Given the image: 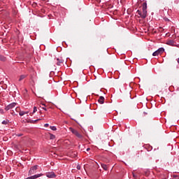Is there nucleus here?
<instances>
[{
    "label": "nucleus",
    "mask_w": 179,
    "mask_h": 179,
    "mask_svg": "<svg viewBox=\"0 0 179 179\" xmlns=\"http://www.w3.org/2000/svg\"><path fill=\"white\" fill-rule=\"evenodd\" d=\"M148 3L144 2L143 3V12L142 13V19H145L146 16H148Z\"/></svg>",
    "instance_id": "obj_1"
},
{
    "label": "nucleus",
    "mask_w": 179,
    "mask_h": 179,
    "mask_svg": "<svg viewBox=\"0 0 179 179\" xmlns=\"http://www.w3.org/2000/svg\"><path fill=\"white\" fill-rule=\"evenodd\" d=\"M69 130L71 131V132H72V134H73L74 135H76V136H77V138H78L79 139H82V138H83V136H82V134H80L78 131H77L75 129L70 127Z\"/></svg>",
    "instance_id": "obj_2"
},
{
    "label": "nucleus",
    "mask_w": 179,
    "mask_h": 179,
    "mask_svg": "<svg viewBox=\"0 0 179 179\" xmlns=\"http://www.w3.org/2000/svg\"><path fill=\"white\" fill-rule=\"evenodd\" d=\"M163 52H164V48H160L152 53V56L157 57V55H159V54H163Z\"/></svg>",
    "instance_id": "obj_3"
},
{
    "label": "nucleus",
    "mask_w": 179,
    "mask_h": 179,
    "mask_svg": "<svg viewBox=\"0 0 179 179\" xmlns=\"http://www.w3.org/2000/svg\"><path fill=\"white\" fill-rule=\"evenodd\" d=\"M38 166L35 165L32 167H31L29 171V176H32V174H36V171H37Z\"/></svg>",
    "instance_id": "obj_4"
},
{
    "label": "nucleus",
    "mask_w": 179,
    "mask_h": 179,
    "mask_svg": "<svg viewBox=\"0 0 179 179\" xmlns=\"http://www.w3.org/2000/svg\"><path fill=\"white\" fill-rule=\"evenodd\" d=\"M55 63H56V65H57L58 66H61V65L64 64V60L62 58H57L55 59Z\"/></svg>",
    "instance_id": "obj_5"
},
{
    "label": "nucleus",
    "mask_w": 179,
    "mask_h": 179,
    "mask_svg": "<svg viewBox=\"0 0 179 179\" xmlns=\"http://www.w3.org/2000/svg\"><path fill=\"white\" fill-rule=\"evenodd\" d=\"M45 176L48 178H55V173L54 172H48V173H46Z\"/></svg>",
    "instance_id": "obj_6"
},
{
    "label": "nucleus",
    "mask_w": 179,
    "mask_h": 179,
    "mask_svg": "<svg viewBox=\"0 0 179 179\" xmlns=\"http://www.w3.org/2000/svg\"><path fill=\"white\" fill-rule=\"evenodd\" d=\"M15 107H16V103H12L6 106V110H10L11 108H15Z\"/></svg>",
    "instance_id": "obj_7"
},
{
    "label": "nucleus",
    "mask_w": 179,
    "mask_h": 179,
    "mask_svg": "<svg viewBox=\"0 0 179 179\" xmlns=\"http://www.w3.org/2000/svg\"><path fill=\"white\" fill-rule=\"evenodd\" d=\"M98 101L100 104H103L104 103V96H100Z\"/></svg>",
    "instance_id": "obj_8"
},
{
    "label": "nucleus",
    "mask_w": 179,
    "mask_h": 179,
    "mask_svg": "<svg viewBox=\"0 0 179 179\" xmlns=\"http://www.w3.org/2000/svg\"><path fill=\"white\" fill-rule=\"evenodd\" d=\"M41 176H43V174H36V175H34L31 177L32 179H37V178H39V177H41Z\"/></svg>",
    "instance_id": "obj_9"
},
{
    "label": "nucleus",
    "mask_w": 179,
    "mask_h": 179,
    "mask_svg": "<svg viewBox=\"0 0 179 179\" xmlns=\"http://www.w3.org/2000/svg\"><path fill=\"white\" fill-rule=\"evenodd\" d=\"M26 78V75H21L19 78V82H21V80H23Z\"/></svg>",
    "instance_id": "obj_10"
},
{
    "label": "nucleus",
    "mask_w": 179,
    "mask_h": 179,
    "mask_svg": "<svg viewBox=\"0 0 179 179\" xmlns=\"http://www.w3.org/2000/svg\"><path fill=\"white\" fill-rule=\"evenodd\" d=\"M101 167H102V169H103V170H105L106 171H107V170H108L107 165H106V164H101Z\"/></svg>",
    "instance_id": "obj_11"
},
{
    "label": "nucleus",
    "mask_w": 179,
    "mask_h": 179,
    "mask_svg": "<svg viewBox=\"0 0 179 179\" xmlns=\"http://www.w3.org/2000/svg\"><path fill=\"white\" fill-rule=\"evenodd\" d=\"M0 61H6V57L0 55Z\"/></svg>",
    "instance_id": "obj_12"
},
{
    "label": "nucleus",
    "mask_w": 179,
    "mask_h": 179,
    "mask_svg": "<svg viewBox=\"0 0 179 179\" xmlns=\"http://www.w3.org/2000/svg\"><path fill=\"white\" fill-rule=\"evenodd\" d=\"M8 123H9V120H3V121L2 122V124H3V125H6V124H8Z\"/></svg>",
    "instance_id": "obj_13"
},
{
    "label": "nucleus",
    "mask_w": 179,
    "mask_h": 179,
    "mask_svg": "<svg viewBox=\"0 0 179 179\" xmlns=\"http://www.w3.org/2000/svg\"><path fill=\"white\" fill-rule=\"evenodd\" d=\"M20 117H23V115H24V114H26V112L24 111H20L19 113Z\"/></svg>",
    "instance_id": "obj_14"
},
{
    "label": "nucleus",
    "mask_w": 179,
    "mask_h": 179,
    "mask_svg": "<svg viewBox=\"0 0 179 179\" xmlns=\"http://www.w3.org/2000/svg\"><path fill=\"white\" fill-rule=\"evenodd\" d=\"M137 15H139V16H141V17H142V11L138 10L137 12H136Z\"/></svg>",
    "instance_id": "obj_15"
},
{
    "label": "nucleus",
    "mask_w": 179,
    "mask_h": 179,
    "mask_svg": "<svg viewBox=\"0 0 179 179\" xmlns=\"http://www.w3.org/2000/svg\"><path fill=\"white\" fill-rule=\"evenodd\" d=\"M50 129H52V131H57V127L55 126H50Z\"/></svg>",
    "instance_id": "obj_16"
},
{
    "label": "nucleus",
    "mask_w": 179,
    "mask_h": 179,
    "mask_svg": "<svg viewBox=\"0 0 179 179\" xmlns=\"http://www.w3.org/2000/svg\"><path fill=\"white\" fill-rule=\"evenodd\" d=\"M50 139H55V135L54 134H50Z\"/></svg>",
    "instance_id": "obj_17"
},
{
    "label": "nucleus",
    "mask_w": 179,
    "mask_h": 179,
    "mask_svg": "<svg viewBox=\"0 0 179 179\" xmlns=\"http://www.w3.org/2000/svg\"><path fill=\"white\" fill-rule=\"evenodd\" d=\"M27 122H29L30 124H34V120H29L27 121Z\"/></svg>",
    "instance_id": "obj_18"
},
{
    "label": "nucleus",
    "mask_w": 179,
    "mask_h": 179,
    "mask_svg": "<svg viewBox=\"0 0 179 179\" xmlns=\"http://www.w3.org/2000/svg\"><path fill=\"white\" fill-rule=\"evenodd\" d=\"M37 111V107L34 106V110H33V114Z\"/></svg>",
    "instance_id": "obj_19"
},
{
    "label": "nucleus",
    "mask_w": 179,
    "mask_h": 179,
    "mask_svg": "<svg viewBox=\"0 0 179 179\" xmlns=\"http://www.w3.org/2000/svg\"><path fill=\"white\" fill-rule=\"evenodd\" d=\"M171 179H179V177L174 176H173L172 178H171Z\"/></svg>",
    "instance_id": "obj_20"
},
{
    "label": "nucleus",
    "mask_w": 179,
    "mask_h": 179,
    "mask_svg": "<svg viewBox=\"0 0 179 179\" xmlns=\"http://www.w3.org/2000/svg\"><path fill=\"white\" fill-rule=\"evenodd\" d=\"M40 120H41V119H37V120H34V124L35 122H37V121H40Z\"/></svg>",
    "instance_id": "obj_21"
},
{
    "label": "nucleus",
    "mask_w": 179,
    "mask_h": 179,
    "mask_svg": "<svg viewBox=\"0 0 179 179\" xmlns=\"http://www.w3.org/2000/svg\"><path fill=\"white\" fill-rule=\"evenodd\" d=\"M77 170H80V165L77 166Z\"/></svg>",
    "instance_id": "obj_22"
},
{
    "label": "nucleus",
    "mask_w": 179,
    "mask_h": 179,
    "mask_svg": "<svg viewBox=\"0 0 179 179\" xmlns=\"http://www.w3.org/2000/svg\"><path fill=\"white\" fill-rule=\"evenodd\" d=\"M43 110H44L45 111H47V108L45 107H42Z\"/></svg>",
    "instance_id": "obj_23"
},
{
    "label": "nucleus",
    "mask_w": 179,
    "mask_h": 179,
    "mask_svg": "<svg viewBox=\"0 0 179 179\" xmlns=\"http://www.w3.org/2000/svg\"><path fill=\"white\" fill-rule=\"evenodd\" d=\"M48 126H49L48 124H45V125H44V127H45V128L48 127Z\"/></svg>",
    "instance_id": "obj_24"
},
{
    "label": "nucleus",
    "mask_w": 179,
    "mask_h": 179,
    "mask_svg": "<svg viewBox=\"0 0 179 179\" xmlns=\"http://www.w3.org/2000/svg\"><path fill=\"white\" fill-rule=\"evenodd\" d=\"M165 20H166V22H169V18H166Z\"/></svg>",
    "instance_id": "obj_25"
},
{
    "label": "nucleus",
    "mask_w": 179,
    "mask_h": 179,
    "mask_svg": "<svg viewBox=\"0 0 179 179\" xmlns=\"http://www.w3.org/2000/svg\"><path fill=\"white\" fill-rule=\"evenodd\" d=\"M26 179H32L31 176L27 178Z\"/></svg>",
    "instance_id": "obj_26"
},
{
    "label": "nucleus",
    "mask_w": 179,
    "mask_h": 179,
    "mask_svg": "<svg viewBox=\"0 0 179 179\" xmlns=\"http://www.w3.org/2000/svg\"><path fill=\"white\" fill-rule=\"evenodd\" d=\"M17 110H19V108H15V110L17 111Z\"/></svg>",
    "instance_id": "obj_27"
},
{
    "label": "nucleus",
    "mask_w": 179,
    "mask_h": 179,
    "mask_svg": "<svg viewBox=\"0 0 179 179\" xmlns=\"http://www.w3.org/2000/svg\"><path fill=\"white\" fill-rule=\"evenodd\" d=\"M90 148H87V152H89V151H90Z\"/></svg>",
    "instance_id": "obj_28"
},
{
    "label": "nucleus",
    "mask_w": 179,
    "mask_h": 179,
    "mask_svg": "<svg viewBox=\"0 0 179 179\" xmlns=\"http://www.w3.org/2000/svg\"><path fill=\"white\" fill-rule=\"evenodd\" d=\"M133 177H134V178H135V177H136V176H135V174L133 173Z\"/></svg>",
    "instance_id": "obj_29"
},
{
    "label": "nucleus",
    "mask_w": 179,
    "mask_h": 179,
    "mask_svg": "<svg viewBox=\"0 0 179 179\" xmlns=\"http://www.w3.org/2000/svg\"><path fill=\"white\" fill-rule=\"evenodd\" d=\"M25 114H29V112H25Z\"/></svg>",
    "instance_id": "obj_30"
},
{
    "label": "nucleus",
    "mask_w": 179,
    "mask_h": 179,
    "mask_svg": "<svg viewBox=\"0 0 179 179\" xmlns=\"http://www.w3.org/2000/svg\"><path fill=\"white\" fill-rule=\"evenodd\" d=\"M18 136H22V134H18Z\"/></svg>",
    "instance_id": "obj_31"
},
{
    "label": "nucleus",
    "mask_w": 179,
    "mask_h": 179,
    "mask_svg": "<svg viewBox=\"0 0 179 179\" xmlns=\"http://www.w3.org/2000/svg\"><path fill=\"white\" fill-rule=\"evenodd\" d=\"M178 63L179 64V58L178 59Z\"/></svg>",
    "instance_id": "obj_32"
},
{
    "label": "nucleus",
    "mask_w": 179,
    "mask_h": 179,
    "mask_svg": "<svg viewBox=\"0 0 179 179\" xmlns=\"http://www.w3.org/2000/svg\"><path fill=\"white\" fill-rule=\"evenodd\" d=\"M42 106H45V104H42Z\"/></svg>",
    "instance_id": "obj_33"
},
{
    "label": "nucleus",
    "mask_w": 179,
    "mask_h": 179,
    "mask_svg": "<svg viewBox=\"0 0 179 179\" xmlns=\"http://www.w3.org/2000/svg\"><path fill=\"white\" fill-rule=\"evenodd\" d=\"M41 1H45V0H41Z\"/></svg>",
    "instance_id": "obj_34"
}]
</instances>
